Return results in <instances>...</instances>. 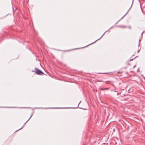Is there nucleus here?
<instances>
[{"label": "nucleus", "mask_w": 145, "mask_h": 145, "mask_svg": "<svg viewBox=\"0 0 145 145\" xmlns=\"http://www.w3.org/2000/svg\"><path fill=\"white\" fill-rule=\"evenodd\" d=\"M35 72L38 75H42L44 74V73L41 71L36 68L35 69Z\"/></svg>", "instance_id": "nucleus-1"}, {"label": "nucleus", "mask_w": 145, "mask_h": 145, "mask_svg": "<svg viewBox=\"0 0 145 145\" xmlns=\"http://www.w3.org/2000/svg\"><path fill=\"white\" fill-rule=\"evenodd\" d=\"M108 88H104V89H103V88H101V89H100V90H106H106H108Z\"/></svg>", "instance_id": "nucleus-2"}, {"label": "nucleus", "mask_w": 145, "mask_h": 145, "mask_svg": "<svg viewBox=\"0 0 145 145\" xmlns=\"http://www.w3.org/2000/svg\"><path fill=\"white\" fill-rule=\"evenodd\" d=\"M97 81H98V82H103V80H97Z\"/></svg>", "instance_id": "nucleus-3"}, {"label": "nucleus", "mask_w": 145, "mask_h": 145, "mask_svg": "<svg viewBox=\"0 0 145 145\" xmlns=\"http://www.w3.org/2000/svg\"><path fill=\"white\" fill-rule=\"evenodd\" d=\"M31 117V116L30 117ZM30 118H29V119L27 121L25 122V123H26L30 119Z\"/></svg>", "instance_id": "nucleus-4"}, {"label": "nucleus", "mask_w": 145, "mask_h": 145, "mask_svg": "<svg viewBox=\"0 0 145 145\" xmlns=\"http://www.w3.org/2000/svg\"><path fill=\"white\" fill-rule=\"evenodd\" d=\"M143 33H142V35Z\"/></svg>", "instance_id": "nucleus-5"}]
</instances>
